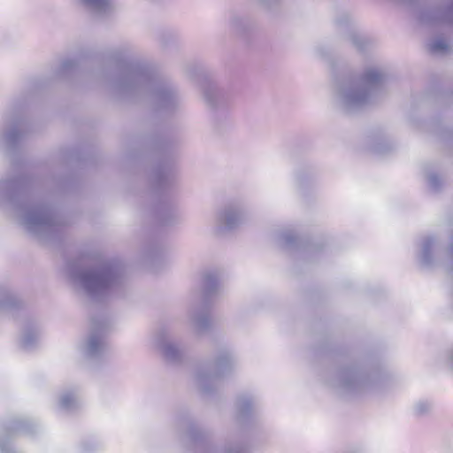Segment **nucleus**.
I'll list each match as a JSON object with an SVG mask.
<instances>
[{
  "label": "nucleus",
  "instance_id": "obj_1",
  "mask_svg": "<svg viewBox=\"0 0 453 453\" xmlns=\"http://www.w3.org/2000/svg\"><path fill=\"white\" fill-rule=\"evenodd\" d=\"M27 183L23 176L0 180V207L29 234L50 239L60 231L63 220L50 205L30 201Z\"/></svg>",
  "mask_w": 453,
  "mask_h": 453
},
{
  "label": "nucleus",
  "instance_id": "obj_2",
  "mask_svg": "<svg viewBox=\"0 0 453 453\" xmlns=\"http://www.w3.org/2000/svg\"><path fill=\"white\" fill-rule=\"evenodd\" d=\"M107 86L117 98L132 102L148 100L156 108L165 111L173 110L179 104L173 87L155 79L145 67L118 69L107 78Z\"/></svg>",
  "mask_w": 453,
  "mask_h": 453
},
{
  "label": "nucleus",
  "instance_id": "obj_3",
  "mask_svg": "<svg viewBox=\"0 0 453 453\" xmlns=\"http://www.w3.org/2000/svg\"><path fill=\"white\" fill-rule=\"evenodd\" d=\"M67 274L73 284L94 301L119 296L123 286V267L117 260L72 263L67 266Z\"/></svg>",
  "mask_w": 453,
  "mask_h": 453
},
{
  "label": "nucleus",
  "instance_id": "obj_4",
  "mask_svg": "<svg viewBox=\"0 0 453 453\" xmlns=\"http://www.w3.org/2000/svg\"><path fill=\"white\" fill-rule=\"evenodd\" d=\"M387 73L381 67H367L356 79L344 81L338 88L335 100L346 112H355L372 103L382 92Z\"/></svg>",
  "mask_w": 453,
  "mask_h": 453
},
{
  "label": "nucleus",
  "instance_id": "obj_5",
  "mask_svg": "<svg viewBox=\"0 0 453 453\" xmlns=\"http://www.w3.org/2000/svg\"><path fill=\"white\" fill-rule=\"evenodd\" d=\"M234 358L231 354L224 353L215 361L199 365L194 372V383L203 394L214 391L220 379L231 371Z\"/></svg>",
  "mask_w": 453,
  "mask_h": 453
},
{
  "label": "nucleus",
  "instance_id": "obj_6",
  "mask_svg": "<svg viewBox=\"0 0 453 453\" xmlns=\"http://www.w3.org/2000/svg\"><path fill=\"white\" fill-rule=\"evenodd\" d=\"M181 443L188 453H249L246 443L232 441L218 449L200 429L191 428L181 435Z\"/></svg>",
  "mask_w": 453,
  "mask_h": 453
},
{
  "label": "nucleus",
  "instance_id": "obj_7",
  "mask_svg": "<svg viewBox=\"0 0 453 453\" xmlns=\"http://www.w3.org/2000/svg\"><path fill=\"white\" fill-rule=\"evenodd\" d=\"M370 378L356 369H345L338 372L332 382L342 394H357L368 388Z\"/></svg>",
  "mask_w": 453,
  "mask_h": 453
},
{
  "label": "nucleus",
  "instance_id": "obj_8",
  "mask_svg": "<svg viewBox=\"0 0 453 453\" xmlns=\"http://www.w3.org/2000/svg\"><path fill=\"white\" fill-rule=\"evenodd\" d=\"M153 345L170 362L181 358L182 349L174 341L173 333L168 326H160L156 330Z\"/></svg>",
  "mask_w": 453,
  "mask_h": 453
},
{
  "label": "nucleus",
  "instance_id": "obj_9",
  "mask_svg": "<svg viewBox=\"0 0 453 453\" xmlns=\"http://www.w3.org/2000/svg\"><path fill=\"white\" fill-rule=\"evenodd\" d=\"M246 219L244 210L235 203L220 208L215 214V227L218 233L231 231L242 225Z\"/></svg>",
  "mask_w": 453,
  "mask_h": 453
},
{
  "label": "nucleus",
  "instance_id": "obj_10",
  "mask_svg": "<svg viewBox=\"0 0 453 453\" xmlns=\"http://www.w3.org/2000/svg\"><path fill=\"white\" fill-rule=\"evenodd\" d=\"M104 326L94 325L82 345V352L88 358H96L103 355L106 349Z\"/></svg>",
  "mask_w": 453,
  "mask_h": 453
},
{
  "label": "nucleus",
  "instance_id": "obj_11",
  "mask_svg": "<svg viewBox=\"0 0 453 453\" xmlns=\"http://www.w3.org/2000/svg\"><path fill=\"white\" fill-rule=\"evenodd\" d=\"M22 127L20 119H6L0 127V147L14 146L21 138Z\"/></svg>",
  "mask_w": 453,
  "mask_h": 453
},
{
  "label": "nucleus",
  "instance_id": "obj_12",
  "mask_svg": "<svg viewBox=\"0 0 453 453\" xmlns=\"http://www.w3.org/2000/svg\"><path fill=\"white\" fill-rule=\"evenodd\" d=\"M42 334L41 326L37 321H27L21 331L19 337L20 347L25 350L35 348Z\"/></svg>",
  "mask_w": 453,
  "mask_h": 453
},
{
  "label": "nucleus",
  "instance_id": "obj_13",
  "mask_svg": "<svg viewBox=\"0 0 453 453\" xmlns=\"http://www.w3.org/2000/svg\"><path fill=\"white\" fill-rule=\"evenodd\" d=\"M189 319L193 330L197 334H203L211 328V319L208 311L204 309L198 307L193 308L190 311Z\"/></svg>",
  "mask_w": 453,
  "mask_h": 453
},
{
  "label": "nucleus",
  "instance_id": "obj_14",
  "mask_svg": "<svg viewBox=\"0 0 453 453\" xmlns=\"http://www.w3.org/2000/svg\"><path fill=\"white\" fill-rule=\"evenodd\" d=\"M30 426L27 420H17L12 423L8 431L0 434V453H16L9 447L6 437L18 433H29Z\"/></svg>",
  "mask_w": 453,
  "mask_h": 453
},
{
  "label": "nucleus",
  "instance_id": "obj_15",
  "mask_svg": "<svg viewBox=\"0 0 453 453\" xmlns=\"http://www.w3.org/2000/svg\"><path fill=\"white\" fill-rule=\"evenodd\" d=\"M81 401L74 388L65 389L59 395V407L65 411H73L79 409Z\"/></svg>",
  "mask_w": 453,
  "mask_h": 453
},
{
  "label": "nucleus",
  "instance_id": "obj_16",
  "mask_svg": "<svg viewBox=\"0 0 453 453\" xmlns=\"http://www.w3.org/2000/svg\"><path fill=\"white\" fill-rule=\"evenodd\" d=\"M219 290V279L215 273H207L203 279V295L205 299L218 293Z\"/></svg>",
  "mask_w": 453,
  "mask_h": 453
},
{
  "label": "nucleus",
  "instance_id": "obj_17",
  "mask_svg": "<svg viewBox=\"0 0 453 453\" xmlns=\"http://www.w3.org/2000/svg\"><path fill=\"white\" fill-rule=\"evenodd\" d=\"M97 15L110 13L114 9L113 0H81Z\"/></svg>",
  "mask_w": 453,
  "mask_h": 453
},
{
  "label": "nucleus",
  "instance_id": "obj_18",
  "mask_svg": "<svg viewBox=\"0 0 453 453\" xmlns=\"http://www.w3.org/2000/svg\"><path fill=\"white\" fill-rule=\"evenodd\" d=\"M203 97L210 106L215 107L223 101L224 94L218 86L210 84L204 88Z\"/></svg>",
  "mask_w": 453,
  "mask_h": 453
},
{
  "label": "nucleus",
  "instance_id": "obj_19",
  "mask_svg": "<svg viewBox=\"0 0 453 453\" xmlns=\"http://www.w3.org/2000/svg\"><path fill=\"white\" fill-rule=\"evenodd\" d=\"M235 408L239 418H245L253 409L252 398L247 395H239L236 399Z\"/></svg>",
  "mask_w": 453,
  "mask_h": 453
},
{
  "label": "nucleus",
  "instance_id": "obj_20",
  "mask_svg": "<svg viewBox=\"0 0 453 453\" xmlns=\"http://www.w3.org/2000/svg\"><path fill=\"white\" fill-rule=\"evenodd\" d=\"M434 244V240L432 237H426L422 241V252L420 255V261L423 265H428L432 263L431 249Z\"/></svg>",
  "mask_w": 453,
  "mask_h": 453
},
{
  "label": "nucleus",
  "instance_id": "obj_21",
  "mask_svg": "<svg viewBox=\"0 0 453 453\" xmlns=\"http://www.w3.org/2000/svg\"><path fill=\"white\" fill-rule=\"evenodd\" d=\"M438 12L440 14V17L437 19L439 21L453 24V0H448Z\"/></svg>",
  "mask_w": 453,
  "mask_h": 453
},
{
  "label": "nucleus",
  "instance_id": "obj_22",
  "mask_svg": "<svg viewBox=\"0 0 453 453\" xmlns=\"http://www.w3.org/2000/svg\"><path fill=\"white\" fill-rule=\"evenodd\" d=\"M78 66V60L73 58H68L64 59L58 68V74L60 76H65L74 70H76Z\"/></svg>",
  "mask_w": 453,
  "mask_h": 453
},
{
  "label": "nucleus",
  "instance_id": "obj_23",
  "mask_svg": "<svg viewBox=\"0 0 453 453\" xmlns=\"http://www.w3.org/2000/svg\"><path fill=\"white\" fill-rule=\"evenodd\" d=\"M430 50L434 53H446L449 45L443 39H436L430 44Z\"/></svg>",
  "mask_w": 453,
  "mask_h": 453
},
{
  "label": "nucleus",
  "instance_id": "obj_24",
  "mask_svg": "<svg viewBox=\"0 0 453 453\" xmlns=\"http://www.w3.org/2000/svg\"><path fill=\"white\" fill-rule=\"evenodd\" d=\"M432 410V403L427 401H419L414 406L415 413L418 416H423L430 412Z\"/></svg>",
  "mask_w": 453,
  "mask_h": 453
},
{
  "label": "nucleus",
  "instance_id": "obj_25",
  "mask_svg": "<svg viewBox=\"0 0 453 453\" xmlns=\"http://www.w3.org/2000/svg\"><path fill=\"white\" fill-rule=\"evenodd\" d=\"M349 40L357 50H363L366 43V40L356 32L350 35Z\"/></svg>",
  "mask_w": 453,
  "mask_h": 453
},
{
  "label": "nucleus",
  "instance_id": "obj_26",
  "mask_svg": "<svg viewBox=\"0 0 453 453\" xmlns=\"http://www.w3.org/2000/svg\"><path fill=\"white\" fill-rule=\"evenodd\" d=\"M12 303V297L9 293L4 289L0 288V310H3L9 306Z\"/></svg>",
  "mask_w": 453,
  "mask_h": 453
},
{
  "label": "nucleus",
  "instance_id": "obj_27",
  "mask_svg": "<svg viewBox=\"0 0 453 453\" xmlns=\"http://www.w3.org/2000/svg\"><path fill=\"white\" fill-rule=\"evenodd\" d=\"M427 181L430 188L433 190H437L441 186V180L434 173H431L427 176Z\"/></svg>",
  "mask_w": 453,
  "mask_h": 453
},
{
  "label": "nucleus",
  "instance_id": "obj_28",
  "mask_svg": "<svg viewBox=\"0 0 453 453\" xmlns=\"http://www.w3.org/2000/svg\"><path fill=\"white\" fill-rule=\"evenodd\" d=\"M281 240L286 246H288L295 242L296 236L290 232H285L281 235Z\"/></svg>",
  "mask_w": 453,
  "mask_h": 453
},
{
  "label": "nucleus",
  "instance_id": "obj_29",
  "mask_svg": "<svg viewBox=\"0 0 453 453\" xmlns=\"http://www.w3.org/2000/svg\"><path fill=\"white\" fill-rule=\"evenodd\" d=\"M242 21L241 18L237 17V16H234L231 19V25L234 27V28H238V26H239V23Z\"/></svg>",
  "mask_w": 453,
  "mask_h": 453
},
{
  "label": "nucleus",
  "instance_id": "obj_30",
  "mask_svg": "<svg viewBox=\"0 0 453 453\" xmlns=\"http://www.w3.org/2000/svg\"><path fill=\"white\" fill-rule=\"evenodd\" d=\"M449 253L450 256L451 262L453 264V244L450 246V250H449Z\"/></svg>",
  "mask_w": 453,
  "mask_h": 453
}]
</instances>
